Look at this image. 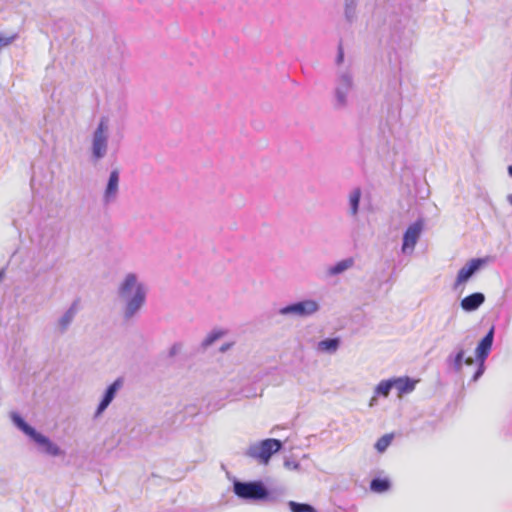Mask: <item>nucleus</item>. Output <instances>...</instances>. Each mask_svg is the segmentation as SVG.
Returning <instances> with one entry per match:
<instances>
[{"label": "nucleus", "mask_w": 512, "mask_h": 512, "mask_svg": "<svg viewBox=\"0 0 512 512\" xmlns=\"http://www.w3.org/2000/svg\"><path fill=\"white\" fill-rule=\"evenodd\" d=\"M118 296L124 302L123 317L126 320L136 316L146 303L148 286L139 275L127 273L118 286Z\"/></svg>", "instance_id": "nucleus-1"}, {"label": "nucleus", "mask_w": 512, "mask_h": 512, "mask_svg": "<svg viewBox=\"0 0 512 512\" xmlns=\"http://www.w3.org/2000/svg\"><path fill=\"white\" fill-rule=\"evenodd\" d=\"M10 420L19 431L29 438L38 453L48 457H61L65 455L64 450L57 443L28 424L18 412H11Z\"/></svg>", "instance_id": "nucleus-2"}, {"label": "nucleus", "mask_w": 512, "mask_h": 512, "mask_svg": "<svg viewBox=\"0 0 512 512\" xmlns=\"http://www.w3.org/2000/svg\"><path fill=\"white\" fill-rule=\"evenodd\" d=\"M233 493L241 500L259 502H277L279 495L270 491L261 480L241 481L233 480Z\"/></svg>", "instance_id": "nucleus-3"}, {"label": "nucleus", "mask_w": 512, "mask_h": 512, "mask_svg": "<svg viewBox=\"0 0 512 512\" xmlns=\"http://www.w3.org/2000/svg\"><path fill=\"white\" fill-rule=\"evenodd\" d=\"M110 119L102 116L91 134L90 157L93 162L104 159L109 150Z\"/></svg>", "instance_id": "nucleus-4"}, {"label": "nucleus", "mask_w": 512, "mask_h": 512, "mask_svg": "<svg viewBox=\"0 0 512 512\" xmlns=\"http://www.w3.org/2000/svg\"><path fill=\"white\" fill-rule=\"evenodd\" d=\"M282 447L283 443L281 440L268 438L250 444L244 452V455L257 461L259 464L267 465L271 457L279 452Z\"/></svg>", "instance_id": "nucleus-5"}, {"label": "nucleus", "mask_w": 512, "mask_h": 512, "mask_svg": "<svg viewBox=\"0 0 512 512\" xmlns=\"http://www.w3.org/2000/svg\"><path fill=\"white\" fill-rule=\"evenodd\" d=\"M354 91L353 75L349 70H342L337 73L334 86V105L337 109H344L348 106L349 97Z\"/></svg>", "instance_id": "nucleus-6"}, {"label": "nucleus", "mask_w": 512, "mask_h": 512, "mask_svg": "<svg viewBox=\"0 0 512 512\" xmlns=\"http://www.w3.org/2000/svg\"><path fill=\"white\" fill-rule=\"evenodd\" d=\"M319 310L320 304L318 301L311 298H306L281 307L278 310V313L282 316L308 318L316 314Z\"/></svg>", "instance_id": "nucleus-7"}, {"label": "nucleus", "mask_w": 512, "mask_h": 512, "mask_svg": "<svg viewBox=\"0 0 512 512\" xmlns=\"http://www.w3.org/2000/svg\"><path fill=\"white\" fill-rule=\"evenodd\" d=\"M414 32L406 26H395L391 32L390 44L394 50H408L413 44Z\"/></svg>", "instance_id": "nucleus-8"}, {"label": "nucleus", "mask_w": 512, "mask_h": 512, "mask_svg": "<svg viewBox=\"0 0 512 512\" xmlns=\"http://www.w3.org/2000/svg\"><path fill=\"white\" fill-rule=\"evenodd\" d=\"M424 223L422 219L416 220L410 224L403 235L402 252L404 254H411L422 234Z\"/></svg>", "instance_id": "nucleus-9"}, {"label": "nucleus", "mask_w": 512, "mask_h": 512, "mask_svg": "<svg viewBox=\"0 0 512 512\" xmlns=\"http://www.w3.org/2000/svg\"><path fill=\"white\" fill-rule=\"evenodd\" d=\"M119 183H120V172L118 169H113L108 177L102 194V204L109 206L115 203L119 196Z\"/></svg>", "instance_id": "nucleus-10"}, {"label": "nucleus", "mask_w": 512, "mask_h": 512, "mask_svg": "<svg viewBox=\"0 0 512 512\" xmlns=\"http://www.w3.org/2000/svg\"><path fill=\"white\" fill-rule=\"evenodd\" d=\"M486 263L485 259L473 258L468 261L458 272L453 288L456 290L460 285L469 281Z\"/></svg>", "instance_id": "nucleus-11"}, {"label": "nucleus", "mask_w": 512, "mask_h": 512, "mask_svg": "<svg viewBox=\"0 0 512 512\" xmlns=\"http://www.w3.org/2000/svg\"><path fill=\"white\" fill-rule=\"evenodd\" d=\"M123 383V378L119 377L106 388L102 396V399L99 402L98 407L95 411V418L99 417L108 408V406L114 400L118 391L122 388Z\"/></svg>", "instance_id": "nucleus-12"}, {"label": "nucleus", "mask_w": 512, "mask_h": 512, "mask_svg": "<svg viewBox=\"0 0 512 512\" xmlns=\"http://www.w3.org/2000/svg\"><path fill=\"white\" fill-rule=\"evenodd\" d=\"M465 343H459L455 346V352L450 354L447 358V364L456 372H460L463 366V363L466 365H472L474 363L473 358L465 356Z\"/></svg>", "instance_id": "nucleus-13"}, {"label": "nucleus", "mask_w": 512, "mask_h": 512, "mask_svg": "<svg viewBox=\"0 0 512 512\" xmlns=\"http://www.w3.org/2000/svg\"><path fill=\"white\" fill-rule=\"evenodd\" d=\"M494 334H495V328H494V326H492L489 329V331L487 332V334L478 343L476 350H475L477 362H485L486 359L488 358V356L491 352V349H492V345H493V341H494Z\"/></svg>", "instance_id": "nucleus-14"}, {"label": "nucleus", "mask_w": 512, "mask_h": 512, "mask_svg": "<svg viewBox=\"0 0 512 512\" xmlns=\"http://www.w3.org/2000/svg\"><path fill=\"white\" fill-rule=\"evenodd\" d=\"M78 310L79 300L76 299L57 321V331L60 334H63L68 330L69 326L71 325L75 316L77 315Z\"/></svg>", "instance_id": "nucleus-15"}, {"label": "nucleus", "mask_w": 512, "mask_h": 512, "mask_svg": "<svg viewBox=\"0 0 512 512\" xmlns=\"http://www.w3.org/2000/svg\"><path fill=\"white\" fill-rule=\"evenodd\" d=\"M485 302V295L481 292L472 293L464 297L461 302V308L466 312L477 310Z\"/></svg>", "instance_id": "nucleus-16"}, {"label": "nucleus", "mask_w": 512, "mask_h": 512, "mask_svg": "<svg viewBox=\"0 0 512 512\" xmlns=\"http://www.w3.org/2000/svg\"><path fill=\"white\" fill-rule=\"evenodd\" d=\"M417 380L411 379L408 376L392 378L393 388H395L399 395L409 394L414 391Z\"/></svg>", "instance_id": "nucleus-17"}, {"label": "nucleus", "mask_w": 512, "mask_h": 512, "mask_svg": "<svg viewBox=\"0 0 512 512\" xmlns=\"http://www.w3.org/2000/svg\"><path fill=\"white\" fill-rule=\"evenodd\" d=\"M340 345L341 340L339 337L326 338L317 343L316 350L320 353L333 355L338 351Z\"/></svg>", "instance_id": "nucleus-18"}, {"label": "nucleus", "mask_w": 512, "mask_h": 512, "mask_svg": "<svg viewBox=\"0 0 512 512\" xmlns=\"http://www.w3.org/2000/svg\"><path fill=\"white\" fill-rule=\"evenodd\" d=\"M354 258L348 257L336 262L334 265H331L326 270V275L328 277H334L340 275L347 271L348 269L354 266Z\"/></svg>", "instance_id": "nucleus-19"}, {"label": "nucleus", "mask_w": 512, "mask_h": 512, "mask_svg": "<svg viewBox=\"0 0 512 512\" xmlns=\"http://www.w3.org/2000/svg\"><path fill=\"white\" fill-rule=\"evenodd\" d=\"M362 196V191L359 187H355L351 190L348 197L349 213L351 216H357L359 212V205Z\"/></svg>", "instance_id": "nucleus-20"}, {"label": "nucleus", "mask_w": 512, "mask_h": 512, "mask_svg": "<svg viewBox=\"0 0 512 512\" xmlns=\"http://www.w3.org/2000/svg\"><path fill=\"white\" fill-rule=\"evenodd\" d=\"M393 389L392 378L380 381L374 389V397L370 401V406L374 405L376 397H388L390 391Z\"/></svg>", "instance_id": "nucleus-21"}, {"label": "nucleus", "mask_w": 512, "mask_h": 512, "mask_svg": "<svg viewBox=\"0 0 512 512\" xmlns=\"http://www.w3.org/2000/svg\"><path fill=\"white\" fill-rule=\"evenodd\" d=\"M226 334H227V330H225V329H221V328L213 329L202 340L201 347L204 349L208 348L209 346H211L213 343H215L217 340H219Z\"/></svg>", "instance_id": "nucleus-22"}, {"label": "nucleus", "mask_w": 512, "mask_h": 512, "mask_svg": "<svg viewBox=\"0 0 512 512\" xmlns=\"http://www.w3.org/2000/svg\"><path fill=\"white\" fill-rule=\"evenodd\" d=\"M391 487V482L388 478L375 477L370 481V490L375 493L387 492Z\"/></svg>", "instance_id": "nucleus-23"}, {"label": "nucleus", "mask_w": 512, "mask_h": 512, "mask_svg": "<svg viewBox=\"0 0 512 512\" xmlns=\"http://www.w3.org/2000/svg\"><path fill=\"white\" fill-rule=\"evenodd\" d=\"M288 507L291 512H317V510L308 503L289 501Z\"/></svg>", "instance_id": "nucleus-24"}, {"label": "nucleus", "mask_w": 512, "mask_h": 512, "mask_svg": "<svg viewBox=\"0 0 512 512\" xmlns=\"http://www.w3.org/2000/svg\"><path fill=\"white\" fill-rule=\"evenodd\" d=\"M392 439H393V436L391 434H385L383 435L382 437H380L376 443H375V449L380 452V453H383L388 447L389 445L391 444L392 442Z\"/></svg>", "instance_id": "nucleus-25"}, {"label": "nucleus", "mask_w": 512, "mask_h": 512, "mask_svg": "<svg viewBox=\"0 0 512 512\" xmlns=\"http://www.w3.org/2000/svg\"><path fill=\"white\" fill-rule=\"evenodd\" d=\"M357 3L355 0H345V17L352 22L356 15Z\"/></svg>", "instance_id": "nucleus-26"}, {"label": "nucleus", "mask_w": 512, "mask_h": 512, "mask_svg": "<svg viewBox=\"0 0 512 512\" xmlns=\"http://www.w3.org/2000/svg\"><path fill=\"white\" fill-rule=\"evenodd\" d=\"M183 348V344L181 342H175L171 345V347L168 349L167 357L168 358H174L177 356Z\"/></svg>", "instance_id": "nucleus-27"}, {"label": "nucleus", "mask_w": 512, "mask_h": 512, "mask_svg": "<svg viewBox=\"0 0 512 512\" xmlns=\"http://www.w3.org/2000/svg\"><path fill=\"white\" fill-rule=\"evenodd\" d=\"M284 467L288 470H292V471H300L301 470V465L299 462H297L296 460L292 459V458H286L284 460Z\"/></svg>", "instance_id": "nucleus-28"}, {"label": "nucleus", "mask_w": 512, "mask_h": 512, "mask_svg": "<svg viewBox=\"0 0 512 512\" xmlns=\"http://www.w3.org/2000/svg\"><path fill=\"white\" fill-rule=\"evenodd\" d=\"M17 38V34L11 36H0V50L10 45Z\"/></svg>", "instance_id": "nucleus-29"}, {"label": "nucleus", "mask_w": 512, "mask_h": 512, "mask_svg": "<svg viewBox=\"0 0 512 512\" xmlns=\"http://www.w3.org/2000/svg\"><path fill=\"white\" fill-rule=\"evenodd\" d=\"M485 371V362H478V367L472 376V381L476 382Z\"/></svg>", "instance_id": "nucleus-30"}, {"label": "nucleus", "mask_w": 512, "mask_h": 512, "mask_svg": "<svg viewBox=\"0 0 512 512\" xmlns=\"http://www.w3.org/2000/svg\"><path fill=\"white\" fill-rule=\"evenodd\" d=\"M343 60H344V51H343L342 45L340 44L339 47H338L336 63L339 65V64H341L343 62Z\"/></svg>", "instance_id": "nucleus-31"}, {"label": "nucleus", "mask_w": 512, "mask_h": 512, "mask_svg": "<svg viewBox=\"0 0 512 512\" xmlns=\"http://www.w3.org/2000/svg\"><path fill=\"white\" fill-rule=\"evenodd\" d=\"M233 346V343H225L220 347V352H226Z\"/></svg>", "instance_id": "nucleus-32"}, {"label": "nucleus", "mask_w": 512, "mask_h": 512, "mask_svg": "<svg viewBox=\"0 0 512 512\" xmlns=\"http://www.w3.org/2000/svg\"><path fill=\"white\" fill-rule=\"evenodd\" d=\"M4 276H5V270L0 269V282L3 280Z\"/></svg>", "instance_id": "nucleus-33"}, {"label": "nucleus", "mask_w": 512, "mask_h": 512, "mask_svg": "<svg viewBox=\"0 0 512 512\" xmlns=\"http://www.w3.org/2000/svg\"><path fill=\"white\" fill-rule=\"evenodd\" d=\"M508 173H509V175L512 177V165H510V166L508 167Z\"/></svg>", "instance_id": "nucleus-34"}, {"label": "nucleus", "mask_w": 512, "mask_h": 512, "mask_svg": "<svg viewBox=\"0 0 512 512\" xmlns=\"http://www.w3.org/2000/svg\"><path fill=\"white\" fill-rule=\"evenodd\" d=\"M508 201H509V203L512 205V194H510V195L508 196Z\"/></svg>", "instance_id": "nucleus-35"}]
</instances>
